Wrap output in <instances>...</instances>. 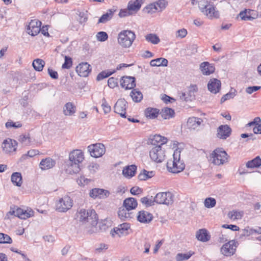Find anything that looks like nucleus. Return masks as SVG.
Listing matches in <instances>:
<instances>
[{"label": "nucleus", "mask_w": 261, "mask_h": 261, "mask_svg": "<svg viewBox=\"0 0 261 261\" xmlns=\"http://www.w3.org/2000/svg\"><path fill=\"white\" fill-rule=\"evenodd\" d=\"M246 165L248 168H258L261 166V159L258 156H256L254 159L247 162Z\"/></svg>", "instance_id": "obj_36"}, {"label": "nucleus", "mask_w": 261, "mask_h": 261, "mask_svg": "<svg viewBox=\"0 0 261 261\" xmlns=\"http://www.w3.org/2000/svg\"><path fill=\"white\" fill-rule=\"evenodd\" d=\"M146 40L153 44H157L160 42V39L155 34L150 33L145 36Z\"/></svg>", "instance_id": "obj_40"}, {"label": "nucleus", "mask_w": 261, "mask_h": 261, "mask_svg": "<svg viewBox=\"0 0 261 261\" xmlns=\"http://www.w3.org/2000/svg\"><path fill=\"white\" fill-rule=\"evenodd\" d=\"M56 162L52 159L48 158L43 159L40 163V167L42 170H47L53 168Z\"/></svg>", "instance_id": "obj_27"}, {"label": "nucleus", "mask_w": 261, "mask_h": 261, "mask_svg": "<svg viewBox=\"0 0 261 261\" xmlns=\"http://www.w3.org/2000/svg\"><path fill=\"white\" fill-rule=\"evenodd\" d=\"M89 196L93 199H105L109 196L110 193L109 191L100 188H93L89 192Z\"/></svg>", "instance_id": "obj_14"}, {"label": "nucleus", "mask_w": 261, "mask_h": 261, "mask_svg": "<svg viewBox=\"0 0 261 261\" xmlns=\"http://www.w3.org/2000/svg\"><path fill=\"white\" fill-rule=\"evenodd\" d=\"M64 169L68 174H76L79 173L81 170V165L75 162H73V161H70L69 159L68 161L65 163Z\"/></svg>", "instance_id": "obj_16"}, {"label": "nucleus", "mask_w": 261, "mask_h": 261, "mask_svg": "<svg viewBox=\"0 0 261 261\" xmlns=\"http://www.w3.org/2000/svg\"><path fill=\"white\" fill-rule=\"evenodd\" d=\"M199 8L201 12L210 19L217 18L219 13L216 11L212 2L207 0L201 1L199 3Z\"/></svg>", "instance_id": "obj_4"}, {"label": "nucleus", "mask_w": 261, "mask_h": 261, "mask_svg": "<svg viewBox=\"0 0 261 261\" xmlns=\"http://www.w3.org/2000/svg\"><path fill=\"white\" fill-rule=\"evenodd\" d=\"M142 0H135V1H130L128 4V9L129 11H138L142 5Z\"/></svg>", "instance_id": "obj_35"}, {"label": "nucleus", "mask_w": 261, "mask_h": 261, "mask_svg": "<svg viewBox=\"0 0 261 261\" xmlns=\"http://www.w3.org/2000/svg\"><path fill=\"white\" fill-rule=\"evenodd\" d=\"M157 5L154 3H151L147 6L144 9L143 11L147 13L152 14L158 12V9L156 7Z\"/></svg>", "instance_id": "obj_49"}, {"label": "nucleus", "mask_w": 261, "mask_h": 261, "mask_svg": "<svg viewBox=\"0 0 261 261\" xmlns=\"http://www.w3.org/2000/svg\"><path fill=\"white\" fill-rule=\"evenodd\" d=\"M21 124L19 122H14L12 121H9L6 123V127L7 128H10L12 127L14 128H18L21 127Z\"/></svg>", "instance_id": "obj_59"}, {"label": "nucleus", "mask_w": 261, "mask_h": 261, "mask_svg": "<svg viewBox=\"0 0 261 261\" xmlns=\"http://www.w3.org/2000/svg\"><path fill=\"white\" fill-rule=\"evenodd\" d=\"M111 74H112L111 73H108V72H106L105 71H102L97 75L96 80L97 81L102 80L103 79L109 77L110 75H111Z\"/></svg>", "instance_id": "obj_63"}, {"label": "nucleus", "mask_w": 261, "mask_h": 261, "mask_svg": "<svg viewBox=\"0 0 261 261\" xmlns=\"http://www.w3.org/2000/svg\"><path fill=\"white\" fill-rule=\"evenodd\" d=\"M101 107L105 114H108L110 112L111 108L110 106L107 103L106 100L105 98H103L102 100Z\"/></svg>", "instance_id": "obj_57"}, {"label": "nucleus", "mask_w": 261, "mask_h": 261, "mask_svg": "<svg viewBox=\"0 0 261 261\" xmlns=\"http://www.w3.org/2000/svg\"><path fill=\"white\" fill-rule=\"evenodd\" d=\"M153 216L151 214L145 211H140L138 213L137 220L141 223H148L152 220Z\"/></svg>", "instance_id": "obj_24"}, {"label": "nucleus", "mask_w": 261, "mask_h": 261, "mask_svg": "<svg viewBox=\"0 0 261 261\" xmlns=\"http://www.w3.org/2000/svg\"><path fill=\"white\" fill-rule=\"evenodd\" d=\"M231 129L228 125H221L217 129V137L221 139H226L231 134Z\"/></svg>", "instance_id": "obj_20"}, {"label": "nucleus", "mask_w": 261, "mask_h": 261, "mask_svg": "<svg viewBox=\"0 0 261 261\" xmlns=\"http://www.w3.org/2000/svg\"><path fill=\"white\" fill-rule=\"evenodd\" d=\"M88 150L91 156L97 158L105 154L106 148L103 144L96 143L88 146Z\"/></svg>", "instance_id": "obj_10"}, {"label": "nucleus", "mask_w": 261, "mask_h": 261, "mask_svg": "<svg viewBox=\"0 0 261 261\" xmlns=\"http://www.w3.org/2000/svg\"><path fill=\"white\" fill-rule=\"evenodd\" d=\"M69 159L78 164H81L84 160V153L81 149H74L69 154Z\"/></svg>", "instance_id": "obj_17"}, {"label": "nucleus", "mask_w": 261, "mask_h": 261, "mask_svg": "<svg viewBox=\"0 0 261 261\" xmlns=\"http://www.w3.org/2000/svg\"><path fill=\"white\" fill-rule=\"evenodd\" d=\"M154 4L157 5V7H156L158 9V12H162L167 6L168 2L166 0H159L156 2H154Z\"/></svg>", "instance_id": "obj_50"}, {"label": "nucleus", "mask_w": 261, "mask_h": 261, "mask_svg": "<svg viewBox=\"0 0 261 261\" xmlns=\"http://www.w3.org/2000/svg\"><path fill=\"white\" fill-rule=\"evenodd\" d=\"M41 22L38 20H32L27 27V33L32 36L37 35L41 31Z\"/></svg>", "instance_id": "obj_13"}, {"label": "nucleus", "mask_w": 261, "mask_h": 261, "mask_svg": "<svg viewBox=\"0 0 261 261\" xmlns=\"http://www.w3.org/2000/svg\"><path fill=\"white\" fill-rule=\"evenodd\" d=\"M221 81L217 79H212L207 84L208 90L214 94L218 93L221 89Z\"/></svg>", "instance_id": "obj_21"}, {"label": "nucleus", "mask_w": 261, "mask_h": 261, "mask_svg": "<svg viewBox=\"0 0 261 261\" xmlns=\"http://www.w3.org/2000/svg\"><path fill=\"white\" fill-rule=\"evenodd\" d=\"M11 181L16 186L20 187L22 183V176L19 172H14L11 175Z\"/></svg>", "instance_id": "obj_38"}, {"label": "nucleus", "mask_w": 261, "mask_h": 261, "mask_svg": "<svg viewBox=\"0 0 261 261\" xmlns=\"http://www.w3.org/2000/svg\"><path fill=\"white\" fill-rule=\"evenodd\" d=\"M136 39L135 33L130 30H123L119 33L117 41L122 47L129 48Z\"/></svg>", "instance_id": "obj_3"}, {"label": "nucleus", "mask_w": 261, "mask_h": 261, "mask_svg": "<svg viewBox=\"0 0 261 261\" xmlns=\"http://www.w3.org/2000/svg\"><path fill=\"white\" fill-rule=\"evenodd\" d=\"M228 155L222 148H217L210 155L212 163L217 166H220L228 162Z\"/></svg>", "instance_id": "obj_5"}, {"label": "nucleus", "mask_w": 261, "mask_h": 261, "mask_svg": "<svg viewBox=\"0 0 261 261\" xmlns=\"http://www.w3.org/2000/svg\"><path fill=\"white\" fill-rule=\"evenodd\" d=\"M129 211V210H126L125 207L120 208L118 212V215L120 219L124 220L130 218V214L128 212Z\"/></svg>", "instance_id": "obj_44"}, {"label": "nucleus", "mask_w": 261, "mask_h": 261, "mask_svg": "<svg viewBox=\"0 0 261 261\" xmlns=\"http://www.w3.org/2000/svg\"><path fill=\"white\" fill-rule=\"evenodd\" d=\"M235 92L236 91L234 90V92H229L223 95L221 99V102L223 103L227 100L233 98L236 95Z\"/></svg>", "instance_id": "obj_55"}, {"label": "nucleus", "mask_w": 261, "mask_h": 261, "mask_svg": "<svg viewBox=\"0 0 261 261\" xmlns=\"http://www.w3.org/2000/svg\"><path fill=\"white\" fill-rule=\"evenodd\" d=\"M141 202L145 204L146 206H151L154 204V199H152V197L151 198H149L147 197H144L141 199Z\"/></svg>", "instance_id": "obj_56"}, {"label": "nucleus", "mask_w": 261, "mask_h": 261, "mask_svg": "<svg viewBox=\"0 0 261 261\" xmlns=\"http://www.w3.org/2000/svg\"><path fill=\"white\" fill-rule=\"evenodd\" d=\"M12 240L9 236L3 233H0V243L1 244H11Z\"/></svg>", "instance_id": "obj_51"}, {"label": "nucleus", "mask_w": 261, "mask_h": 261, "mask_svg": "<svg viewBox=\"0 0 261 261\" xmlns=\"http://www.w3.org/2000/svg\"><path fill=\"white\" fill-rule=\"evenodd\" d=\"M38 153L39 151L38 150L32 149L29 150L27 153L24 154L21 156L19 160L20 162H23L25 160L28 159V158H32Z\"/></svg>", "instance_id": "obj_46"}, {"label": "nucleus", "mask_w": 261, "mask_h": 261, "mask_svg": "<svg viewBox=\"0 0 261 261\" xmlns=\"http://www.w3.org/2000/svg\"><path fill=\"white\" fill-rule=\"evenodd\" d=\"M196 237L198 240L203 242H207L210 239V236L205 229H201L197 231Z\"/></svg>", "instance_id": "obj_31"}, {"label": "nucleus", "mask_w": 261, "mask_h": 261, "mask_svg": "<svg viewBox=\"0 0 261 261\" xmlns=\"http://www.w3.org/2000/svg\"><path fill=\"white\" fill-rule=\"evenodd\" d=\"M72 205V200L68 196L62 197L56 203V210L59 212H66L70 210Z\"/></svg>", "instance_id": "obj_7"}, {"label": "nucleus", "mask_w": 261, "mask_h": 261, "mask_svg": "<svg viewBox=\"0 0 261 261\" xmlns=\"http://www.w3.org/2000/svg\"><path fill=\"white\" fill-rule=\"evenodd\" d=\"M96 38L98 41L104 42L108 39V35L106 32L101 31L97 33Z\"/></svg>", "instance_id": "obj_52"}, {"label": "nucleus", "mask_w": 261, "mask_h": 261, "mask_svg": "<svg viewBox=\"0 0 261 261\" xmlns=\"http://www.w3.org/2000/svg\"><path fill=\"white\" fill-rule=\"evenodd\" d=\"M168 139L167 138L162 136L160 135H155L153 136L152 140V144H155V143L159 144L158 145H162L166 144L167 142Z\"/></svg>", "instance_id": "obj_41"}, {"label": "nucleus", "mask_w": 261, "mask_h": 261, "mask_svg": "<svg viewBox=\"0 0 261 261\" xmlns=\"http://www.w3.org/2000/svg\"><path fill=\"white\" fill-rule=\"evenodd\" d=\"M34 212L31 210H23L17 206L11 207L8 215L17 217L21 219H26L33 216Z\"/></svg>", "instance_id": "obj_8"}, {"label": "nucleus", "mask_w": 261, "mask_h": 261, "mask_svg": "<svg viewBox=\"0 0 261 261\" xmlns=\"http://www.w3.org/2000/svg\"><path fill=\"white\" fill-rule=\"evenodd\" d=\"M115 10L109 9L107 12L103 14L99 19L98 23H105L110 20L113 17Z\"/></svg>", "instance_id": "obj_33"}, {"label": "nucleus", "mask_w": 261, "mask_h": 261, "mask_svg": "<svg viewBox=\"0 0 261 261\" xmlns=\"http://www.w3.org/2000/svg\"><path fill=\"white\" fill-rule=\"evenodd\" d=\"M261 89L260 86H249L246 88L245 91L249 94H252L253 92H255Z\"/></svg>", "instance_id": "obj_61"}, {"label": "nucleus", "mask_w": 261, "mask_h": 261, "mask_svg": "<svg viewBox=\"0 0 261 261\" xmlns=\"http://www.w3.org/2000/svg\"><path fill=\"white\" fill-rule=\"evenodd\" d=\"M154 201L160 204L169 205L174 201V195L170 192H160L154 197Z\"/></svg>", "instance_id": "obj_6"}, {"label": "nucleus", "mask_w": 261, "mask_h": 261, "mask_svg": "<svg viewBox=\"0 0 261 261\" xmlns=\"http://www.w3.org/2000/svg\"><path fill=\"white\" fill-rule=\"evenodd\" d=\"M17 142L11 139H8L4 141L2 143L3 151L6 153H12L16 150Z\"/></svg>", "instance_id": "obj_11"}, {"label": "nucleus", "mask_w": 261, "mask_h": 261, "mask_svg": "<svg viewBox=\"0 0 261 261\" xmlns=\"http://www.w3.org/2000/svg\"><path fill=\"white\" fill-rule=\"evenodd\" d=\"M244 215L243 211H237L233 210L228 214V217L229 219L236 220L241 219Z\"/></svg>", "instance_id": "obj_43"}, {"label": "nucleus", "mask_w": 261, "mask_h": 261, "mask_svg": "<svg viewBox=\"0 0 261 261\" xmlns=\"http://www.w3.org/2000/svg\"><path fill=\"white\" fill-rule=\"evenodd\" d=\"M153 171H148L145 169L141 171L138 175V178L140 180H145L154 176Z\"/></svg>", "instance_id": "obj_37"}, {"label": "nucleus", "mask_w": 261, "mask_h": 261, "mask_svg": "<svg viewBox=\"0 0 261 261\" xmlns=\"http://www.w3.org/2000/svg\"><path fill=\"white\" fill-rule=\"evenodd\" d=\"M188 34L187 31L185 29H181L177 30L175 33V37L177 38H184Z\"/></svg>", "instance_id": "obj_54"}, {"label": "nucleus", "mask_w": 261, "mask_h": 261, "mask_svg": "<svg viewBox=\"0 0 261 261\" xmlns=\"http://www.w3.org/2000/svg\"><path fill=\"white\" fill-rule=\"evenodd\" d=\"M202 122L203 121L201 118L197 117H191L189 118L188 120L187 125L189 128L195 129L201 125Z\"/></svg>", "instance_id": "obj_26"}, {"label": "nucleus", "mask_w": 261, "mask_h": 261, "mask_svg": "<svg viewBox=\"0 0 261 261\" xmlns=\"http://www.w3.org/2000/svg\"><path fill=\"white\" fill-rule=\"evenodd\" d=\"M77 218L83 224L95 226L97 224L98 217L94 210L81 209L77 213Z\"/></svg>", "instance_id": "obj_1"}, {"label": "nucleus", "mask_w": 261, "mask_h": 261, "mask_svg": "<svg viewBox=\"0 0 261 261\" xmlns=\"http://www.w3.org/2000/svg\"><path fill=\"white\" fill-rule=\"evenodd\" d=\"M261 123V119L259 117H255L253 120L248 124H247L246 126H252L254 125H259Z\"/></svg>", "instance_id": "obj_64"}, {"label": "nucleus", "mask_w": 261, "mask_h": 261, "mask_svg": "<svg viewBox=\"0 0 261 261\" xmlns=\"http://www.w3.org/2000/svg\"><path fill=\"white\" fill-rule=\"evenodd\" d=\"M88 168L91 172L95 173L98 170L99 165L96 163H91L88 166Z\"/></svg>", "instance_id": "obj_62"}, {"label": "nucleus", "mask_w": 261, "mask_h": 261, "mask_svg": "<svg viewBox=\"0 0 261 261\" xmlns=\"http://www.w3.org/2000/svg\"><path fill=\"white\" fill-rule=\"evenodd\" d=\"M123 206L128 210L135 209L138 205L136 199L134 198L130 197L125 199L123 202Z\"/></svg>", "instance_id": "obj_28"}, {"label": "nucleus", "mask_w": 261, "mask_h": 261, "mask_svg": "<svg viewBox=\"0 0 261 261\" xmlns=\"http://www.w3.org/2000/svg\"><path fill=\"white\" fill-rule=\"evenodd\" d=\"M216 204V200L215 198L212 197H208L205 198L204 201V206L208 208H213L215 206Z\"/></svg>", "instance_id": "obj_48"}, {"label": "nucleus", "mask_w": 261, "mask_h": 261, "mask_svg": "<svg viewBox=\"0 0 261 261\" xmlns=\"http://www.w3.org/2000/svg\"><path fill=\"white\" fill-rule=\"evenodd\" d=\"M91 71L90 65L87 62H83L79 64L76 68V71L80 76L87 77Z\"/></svg>", "instance_id": "obj_19"}, {"label": "nucleus", "mask_w": 261, "mask_h": 261, "mask_svg": "<svg viewBox=\"0 0 261 261\" xmlns=\"http://www.w3.org/2000/svg\"><path fill=\"white\" fill-rule=\"evenodd\" d=\"M108 85L111 88L116 87L118 85L117 79L113 77L109 78L108 80Z\"/></svg>", "instance_id": "obj_60"}, {"label": "nucleus", "mask_w": 261, "mask_h": 261, "mask_svg": "<svg viewBox=\"0 0 261 261\" xmlns=\"http://www.w3.org/2000/svg\"><path fill=\"white\" fill-rule=\"evenodd\" d=\"M160 114L164 119H169L174 117L175 112L172 109L166 107L162 109Z\"/></svg>", "instance_id": "obj_29"}, {"label": "nucleus", "mask_w": 261, "mask_h": 261, "mask_svg": "<svg viewBox=\"0 0 261 261\" xmlns=\"http://www.w3.org/2000/svg\"><path fill=\"white\" fill-rule=\"evenodd\" d=\"M239 15L241 19L244 20H251L253 18L251 16L248 15L247 10L241 12Z\"/></svg>", "instance_id": "obj_58"}, {"label": "nucleus", "mask_w": 261, "mask_h": 261, "mask_svg": "<svg viewBox=\"0 0 261 261\" xmlns=\"http://www.w3.org/2000/svg\"><path fill=\"white\" fill-rule=\"evenodd\" d=\"M45 65V62L40 59L34 60L32 63V66L34 69L38 71H41Z\"/></svg>", "instance_id": "obj_39"}, {"label": "nucleus", "mask_w": 261, "mask_h": 261, "mask_svg": "<svg viewBox=\"0 0 261 261\" xmlns=\"http://www.w3.org/2000/svg\"><path fill=\"white\" fill-rule=\"evenodd\" d=\"M194 252L190 251L187 253H177L176 255L175 258L177 261H182L184 260H187L189 259L191 256L194 254Z\"/></svg>", "instance_id": "obj_45"}, {"label": "nucleus", "mask_w": 261, "mask_h": 261, "mask_svg": "<svg viewBox=\"0 0 261 261\" xmlns=\"http://www.w3.org/2000/svg\"><path fill=\"white\" fill-rule=\"evenodd\" d=\"M168 60L163 58H159L155 59L152 60L150 62L151 66H167L168 65Z\"/></svg>", "instance_id": "obj_34"}, {"label": "nucleus", "mask_w": 261, "mask_h": 261, "mask_svg": "<svg viewBox=\"0 0 261 261\" xmlns=\"http://www.w3.org/2000/svg\"><path fill=\"white\" fill-rule=\"evenodd\" d=\"M127 101L124 99H119L116 102L114 109L116 113L119 114L123 118H126L125 115Z\"/></svg>", "instance_id": "obj_15"}, {"label": "nucleus", "mask_w": 261, "mask_h": 261, "mask_svg": "<svg viewBox=\"0 0 261 261\" xmlns=\"http://www.w3.org/2000/svg\"><path fill=\"white\" fill-rule=\"evenodd\" d=\"M237 246L234 241H230L224 244L221 248L222 254L226 256H230L234 254Z\"/></svg>", "instance_id": "obj_12"}, {"label": "nucleus", "mask_w": 261, "mask_h": 261, "mask_svg": "<svg viewBox=\"0 0 261 261\" xmlns=\"http://www.w3.org/2000/svg\"><path fill=\"white\" fill-rule=\"evenodd\" d=\"M181 151L179 149H176L173 154V160H169L167 163V167L168 171L173 173H178L185 168V164L180 159Z\"/></svg>", "instance_id": "obj_2"}, {"label": "nucleus", "mask_w": 261, "mask_h": 261, "mask_svg": "<svg viewBox=\"0 0 261 261\" xmlns=\"http://www.w3.org/2000/svg\"><path fill=\"white\" fill-rule=\"evenodd\" d=\"M160 110L156 108L149 107L145 109V115L147 118L153 119L158 116Z\"/></svg>", "instance_id": "obj_30"}, {"label": "nucleus", "mask_w": 261, "mask_h": 261, "mask_svg": "<svg viewBox=\"0 0 261 261\" xmlns=\"http://www.w3.org/2000/svg\"><path fill=\"white\" fill-rule=\"evenodd\" d=\"M130 228V225L127 223H123L119 225L117 227L114 228L113 230H111V234L113 237H115L117 234L119 237L122 235L126 234L128 229Z\"/></svg>", "instance_id": "obj_18"}, {"label": "nucleus", "mask_w": 261, "mask_h": 261, "mask_svg": "<svg viewBox=\"0 0 261 261\" xmlns=\"http://www.w3.org/2000/svg\"><path fill=\"white\" fill-rule=\"evenodd\" d=\"M137 167L135 165H132L126 167L123 169L122 174L126 177H132L135 175Z\"/></svg>", "instance_id": "obj_32"}, {"label": "nucleus", "mask_w": 261, "mask_h": 261, "mask_svg": "<svg viewBox=\"0 0 261 261\" xmlns=\"http://www.w3.org/2000/svg\"><path fill=\"white\" fill-rule=\"evenodd\" d=\"M19 141L25 146L30 145L32 142V139L29 134L22 135L19 136Z\"/></svg>", "instance_id": "obj_47"}, {"label": "nucleus", "mask_w": 261, "mask_h": 261, "mask_svg": "<svg viewBox=\"0 0 261 261\" xmlns=\"http://www.w3.org/2000/svg\"><path fill=\"white\" fill-rule=\"evenodd\" d=\"M200 69L203 75H208L214 72L215 68L212 64L203 62L200 65Z\"/></svg>", "instance_id": "obj_23"}, {"label": "nucleus", "mask_w": 261, "mask_h": 261, "mask_svg": "<svg viewBox=\"0 0 261 261\" xmlns=\"http://www.w3.org/2000/svg\"><path fill=\"white\" fill-rule=\"evenodd\" d=\"M130 96L133 101L136 102H140L143 98V94L137 89L133 90L130 93Z\"/></svg>", "instance_id": "obj_42"}, {"label": "nucleus", "mask_w": 261, "mask_h": 261, "mask_svg": "<svg viewBox=\"0 0 261 261\" xmlns=\"http://www.w3.org/2000/svg\"><path fill=\"white\" fill-rule=\"evenodd\" d=\"M151 159L156 163L162 162L165 158V150L162 149L160 145H156L149 152Z\"/></svg>", "instance_id": "obj_9"}, {"label": "nucleus", "mask_w": 261, "mask_h": 261, "mask_svg": "<svg viewBox=\"0 0 261 261\" xmlns=\"http://www.w3.org/2000/svg\"><path fill=\"white\" fill-rule=\"evenodd\" d=\"M64 59L65 62L62 66V68L63 69H69L72 65V59L66 56H65Z\"/></svg>", "instance_id": "obj_53"}, {"label": "nucleus", "mask_w": 261, "mask_h": 261, "mask_svg": "<svg viewBox=\"0 0 261 261\" xmlns=\"http://www.w3.org/2000/svg\"><path fill=\"white\" fill-rule=\"evenodd\" d=\"M121 86L125 89H132L136 86L135 78L132 76H123L121 80Z\"/></svg>", "instance_id": "obj_22"}, {"label": "nucleus", "mask_w": 261, "mask_h": 261, "mask_svg": "<svg viewBox=\"0 0 261 261\" xmlns=\"http://www.w3.org/2000/svg\"><path fill=\"white\" fill-rule=\"evenodd\" d=\"M63 112L65 116H72L76 112V107L72 102H67L63 107Z\"/></svg>", "instance_id": "obj_25"}]
</instances>
